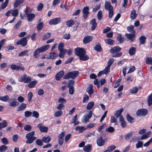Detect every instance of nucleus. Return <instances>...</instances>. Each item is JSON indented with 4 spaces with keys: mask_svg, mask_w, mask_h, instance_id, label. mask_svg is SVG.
<instances>
[{
    "mask_svg": "<svg viewBox=\"0 0 152 152\" xmlns=\"http://www.w3.org/2000/svg\"><path fill=\"white\" fill-rule=\"evenodd\" d=\"M75 55L79 56L80 59L82 61L88 60L89 57L86 54V52L83 48H78L75 49Z\"/></svg>",
    "mask_w": 152,
    "mask_h": 152,
    "instance_id": "nucleus-1",
    "label": "nucleus"
},
{
    "mask_svg": "<svg viewBox=\"0 0 152 152\" xmlns=\"http://www.w3.org/2000/svg\"><path fill=\"white\" fill-rule=\"evenodd\" d=\"M29 10L27 9L23 13H20L21 18L24 19V17H27L28 20V21H31L34 18L35 15L33 13L29 14Z\"/></svg>",
    "mask_w": 152,
    "mask_h": 152,
    "instance_id": "nucleus-2",
    "label": "nucleus"
},
{
    "mask_svg": "<svg viewBox=\"0 0 152 152\" xmlns=\"http://www.w3.org/2000/svg\"><path fill=\"white\" fill-rule=\"evenodd\" d=\"M79 72L77 71H74L69 72L65 74L63 77L64 79H69L70 78L72 79H75L78 75Z\"/></svg>",
    "mask_w": 152,
    "mask_h": 152,
    "instance_id": "nucleus-3",
    "label": "nucleus"
},
{
    "mask_svg": "<svg viewBox=\"0 0 152 152\" xmlns=\"http://www.w3.org/2000/svg\"><path fill=\"white\" fill-rule=\"evenodd\" d=\"M105 9L109 12V17L111 18L113 15V7L110 3L108 1H106L104 4Z\"/></svg>",
    "mask_w": 152,
    "mask_h": 152,
    "instance_id": "nucleus-4",
    "label": "nucleus"
},
{
    "mask_svg": "<svg viewBox=\"0 0 152 152\" xmlns=\"http://www.w3.org/2000/svg\"><path fill=\"white\" fill-rule=\"evenodd\" d=\"M92 117L91 111H89L88 114L86 113L83 116L82 121L84 123H86L88 121L89 119Z\"/></svg>",
    "mask_w": 152,
    "mask_h": 152,
    "instance_id": "nucleus-5",
    "label": "nucleus"
},
{
    "mask_svg": "<svg viewBox=\"0 0 152 152\" xmlns=\"http://www.w3.org/2000/svg\"><path fill=\"white\" fill-rule=\"evenodd\" d=\"M148 113V111L145 109H141L138 110L136 114L137 115L143 117L145 116Z\"/></svg>",
    "mask_w": 152,
    "mask_h": 152,
    "instance_id": "nucleus-6",
    "label": "nucleus"
},
{
    "mask_svg": "<svg viewBox=\"0 0 152 152\" xmlns=\"http://www.w3.org/2000/svg\"><path fill=\"white\" fill-rule=\"evenodd\" d=\"M89 8L88 7H84L83 8V17L84 19H86L88 17L89 13Z\"/></svg>",
    "mask_w": 152,
    "mask_h": 152,
    "instance_id": "nucleus-7",
    "label": "nucleus"
},
{
    "mask_svg": "<svg viewBox=\"0 0 152 152\" xmlns=\"http://www.w3.org/2000/svg\"><path fill=\"white\" fill-rule=\"evenodd\" d=\"M27 43V40L25 38H23L20 39L18 40L16 43L17 45H21L23 47L26 46Z\"/></svg>",
    "mask_w": 152,
    "mask_h": 152,
    "instance_id": "nucleus-8",
    "label": "nucleus"
},
{
    "mask_svg": "<svg viewBox=\"0 0 152 152\" xmlns=\"http://www.w3.org/2000/svg\"><path fill=\"white\" fill-rule=\"evenodd\" d=\"M9 102V105L10 106H15L19 104L18 102L16 101V99L15 98H11Z\"/></svg>",
    "mask_w": 152,
    "mask_h": 152,
    "instance_id": "nucleus-9",
    "label": "nucleus"
},
{
    "mask_svg": "<svg viewBox=\"0 0 152 152\" xmlns=\"http://www.w3.org/2000/svg\"><path fill=\"white\" fill-rule=\"evenodd\" d=\"M61 21V18H54L51 20L49 22V23L50 25H56L59 23Z\"/></svg>",
    "mask_w": 152,
    "mask_h": 152,
    "instance_id": "nucleus-10",
    "label": "nucleus"
},
{
    "mask_svg": "<svg viewBox=\"0 0 152 152\" xmlns=\"http://www.w3.org/2000/svg\"><path fill=\"white\" fill-rule=\"evenodd\" d=\"M64 74V72L63 70L61 71L58 72L55 76V79L56 80H59L62 77Z\"/></svg>",
    "mask_w": 152,
    "mask_h": 152,
    "instance_id": "nucleus-11",
    "label": "nucleus"
},
{
    "mask_svg": "<svg viewBox=\"0 0 152 152\" xmlns=\"http://www.w3.org/2000/svg\"><path fill=\"white\" fill-rule=\"evenodd\" d=\"M93 37L92 36H85L83 38V43L86 44L92 41Z\"/></svg>",
    "mask_w": 152,
    "mask_h": 152,
    "instance_id": "nucleus-12",
    "label": "nucleus"
},
{
    "mask_svg": "<svg viewBox=\"0 0 152 152\" xmlns=\"http://www.w3.org/2000/svg\"><path fill=\"white\" fill-rule=\"evenodd\" d=\"M96 142L97 145L100 146H103L104 144V141L102 137L98 138Z\"/></svg>",
    "mask_w": 152,
    "mask_h": 152,
    "instance_id": "nucleus-13",
    "label": "nucleus"
},
{
    "mask_svg": "<svg viewBox=\"0 0 152 152\" xmlns=\"http://www.w3.org/2000/svg\"><path fill=\"white\" fill-rule=\"evenodd\" d=\"M90 23L92 25L91 30L92 31H93L97 26V23L96 22L95 19V18L92 19L91 20Z\"/></svg>",
    "mask_w": 152,
    "mask_h": 152,
    "instance_id": "nucleus-14",
    "label": "nucleus"
},
{
    "mask_svg": "<svg viewBox=\"0 0 152 152\" xmlns=\"http://www.w3.org/2000/svg\"><path fill=\"white\" fill-rule=\"evenodd\" d=\"M42 124H40L37 126L40 131L42 132H47L48 128L47 127L42 126Z\"/></svg>",
    "mask_w": 152,
    "mask_h": 152,
    "instance_id": "nucleus-15",
    "label": "nucleus"
},
{
    "mask_svg": "<svg viewBox=\"0 0 152 152\" xmlns=\"http://www.w3.org/2000/svg\"><path fill=\"white\" fill-rule=\"evenodd\" d=\"M26 138L27 139L26 143L28 144L32 143L34 140L36 139L37 138L35 137H26Z\"/></svg>",
    "mask_w": 152,
    "mask_h": 152,
    "instance_id": "nucleus-16",
    "label": "nucleus"
},
{
    "mask_svg": "<svg viewBox=\"0 0 152 152\" xmlns=\"http://www.w3.org/2000/svg\"><path fill=\"white\" fill-rule=\"evenodd\" d=\"M121 50V48L119 46H116L112 48L110 50L111 53H114L119 52Z\"/></svg>",
    "mask_w": 152,
    "mask_h": 152,
    "instance_id": "nucleus-17",
    "label": "nucleus"
},
{
    "mask_svg": "<svg viewBox=\"0 0 152 152\" xmlns=\"http://www.w3.org/2000/svg\"><path fill=\"white\" fill-rule=\"evenodd\" d=\"M49 48L50 45H47L38 49L39 50L40 52L42 53L47 50Z\"/></svg>",
    "mask_w": 152,
    "mask_h": 152,
    "instance_id": "nucleus-18",
    "label": "nucleus"
},
{
    "mask_svg": "<svg viewBox=\"0 0 152 152\" xmlns=\"http://www.w3.org/2000/svg\"><path fill=\"white\" fill-rule=\"evenodd\" d=\"M59 52L58 54V56L61 58H63L64 57V55L67 52V50L64 49L61 50H59Z\"/></svg>",
    "mask_w": 152,
    "mask_h": 152,
    "instance_id": "nucleus-19",
    "label": "nucleus"
},
{
    "mask_svg": "<svg viewBox=\"0 0 152 152\" xmlns=\"http://www.w3.org/2000/svg\"><path fill=\"white\" fill-rule=\"evenodd\" d=\"M93 86L90 84L89 87L87 88V91L89 95H91L94 93V91L93 89Z\"/></svg>",
    "mask_w": 152,
    "mask_h": 152,
    "instance_id": "nucleus-20",
    "label": "nucleus"
},
{
    "mask_svg": "<svg viewBox=\"0 0 152 152\" xmlns=\"http://www.w3.org/2000/svg\"><path fill=\"white\" fill-rule=\"evenodd\" d=\"M119 121L121 123V125L123 127H125L126 125V122L124 120V118L122 115H120L119 117Z\"/></svg>",
    "mask_w": 152,
    "mask_h": 152,
    "instance_id": "nucleus-21",
    "label": "nucleus"
},
{
    "mask_svg": "<svg viewBox=\"0 0 152 152\" xmlns=\"http://www.w3.org/2000/svg\"><path fill=\"white\" fill-rule=\"evenodd\" d=\"M26 104L23 103H21L17 108V110L18 111L23 110L26 107Z\"/></svg>",
    "mask_w": 152,
    "mask_h": 152,
    "instance_id": "nucleus-22",
    "label": "nucleus"
},
{
    "mask_svg": "<svg viewBox=\"0 0 152 152\" xmlns=\"http://www.w3.org/2000/svg\"><path fill=\"white\" fill-rule=\"evenodd\" d=\"M125 36L127 38L131 40L132 42L134 41V38L135 36V34H126Z\"/></svg>",
    "mask_w": 152,
    "mask_h": 152,
    "instance_id": "nucleus-23",
    "label": "nucleus"
},
{
    "mask_svg": "<svg viewBox=\"0 0 152 152\" xmlns=\"http://www.w3.org/2000/svg\"><path fill=\"white\" fill-rule=\"evenodd\" d=\"M137 15V14L136 13V11L134 10L131 11L130 15V18L132 20L135 19Z\"/></svg>",
    "mask_w": 152,
    "mask_h": 152,
    "instance_id": "nucleus-24",
    "label": "nucleus"
},
{
    "mask_svg": "<svg viewBox=\"0 0 152 152\" xmlns=\"http://www.w3.org/2000/svg\"><path fill=\"white\" fill-rule=\"evenodd\" d=\"M58 56V54L55 52L50 53V56L48 58L49 59H54L57 57Z\"/></svg>",
    "mask_w": 152,
    "mask_h": 152,
    "instance_id": "nucleus-25",
    "label": "nucleus"
},
{
    "mask_svg": "<svg viewBox=\"0 0 152 152\" xmlns=\"http://www.w3.org/2000/svg\"><path fill=\"white\" fill-rule=\"evenodd\" d=\"M37 83V81H32L28 84V87L30 88H33L35 87Z\"/></svg>",
    "mask_w": 152,
    "mask_h": 152,
    "instance_id": "nucleus-26",
    "label": "nucleus"
},
{
    "mask_svg": "<svg viewBox=\"0 0 152 152\" xmlns=\"http://www.w3.org/2000/svg\"><path fill=\"white\" fill-rule=\"evenodd\" d=\"M136 49L135 48L132 47L130 48L129 51V53L130 56H133L135 53Z\"/></svg>",
    "mask_w": 152,
    "mask_h": 152,
    "instance_id": "nucleus-27",
    "label": "nucleus"
},
{
    "mask_svg": "<svg viewBox=\"0 0 152 152\" xmlns=\"http://www.w3.org/2000/svg\"><path fill=\"white\" fill-rule=\"evenodd\" d=\"M134 26H133L131 25L127 28L128 31L132 34H135V31L134 30Z\"/></svg>",
    "mask_w": 152,
    "mask_h": 152,
    "instance_id": "nucleus-28",
    "label": "nucleus"
},
{
    "mask_svg": "<svg viewBox=\"0 0 152 152\" xmlns=\"http://www.w3.org/2000/svg\"><path fill=\"white\" fill-rule=\"evenodd\" d=\"M134 133V132H131L127 133L125 136V138L126 140H129L130 138L132 137L133 134Z\"/></svg>",
    "mask_w": 152,
    "mask_h": 152,
    "instance_id": "nucleus-29",
    "label": "nucleus"
},
{
    "mask_svg": "<svg viewBox=\"0 0 152 152\" xmlns=\"http://www.w3.org/2000/svg\"><path fill=\"white\" fill-rule=\"evenodd\" d=\"M24 0H16L14 3V5L15 7H17L22 4Z\"/></svg>",
    "mask_w": 152,
    "mask_h": 152,
    "instance_id": "nucleus-30",
    "label": "nucleus"
},
{
    "mask_svg": "<svg viewBox=\"0 0 152 152\" xmlns=\"http://www.w3.org/2000/svg\"><path fill=\"white\" fill-rule=\"evenodd\" d=\"M116 147L114 145L110 146L108 147L107 148V149L104 152H111Z\"/></svg>",
    "mask_w": 152,
    "mask_h": 152,
    "instance_id": "nucleus-31",
    "label": "nucleus"
},
{
    "mask_svg": "<svg viewBox=\"0 0 152 152\" xmlns=\"http://www.w3.org/2000/svg\"><path fill=\"white\" fill-rule=\"evenodd\" d=\"M87 128L84 126H77L75 128V130L76 131H78L79 132H82L83 131L86 129Z\"/></svg>",
    "mask_w": 152,
    "mask_h": 152,
    "instance_id": "nucleus-32",
    "label": "nucleus"
},
{
    "mask_svg": "<svg viewBox=\"0 0 152 152\" xmlns=\"http://www.w3.org/2000/svg\"><path fill=\"white\" fill-rule=\"evenodd\" d=\"M51 140V138L50 137L48 136L47 137H43L42 139V141L43 142L45 143H48Z\"/></svg>",
    "mask_w": 152,
    "mask_h": 152,
    "instance_id": "nucleus-33",
    "label": "nucleus"
},
{
    "mask_svg": "<svg viewBox=\"0 0 152 152\" xmlns=\"http://www.w3.org/2000/svg\"><path fill=\"white\" fill-rule=\"evenodd\" d=\"M91 148V145L90 144H88L84 146L83 150L86 152H89Z\"/></svg>",
    "mask_w": 152,
    "mask_h": 152,
    "instance_id": "nucleus-34",
    "label": "nucleus"
},
{
    "mask_svg": "<svg viewBox=\"0 0 152 152\" xmlns=\"http://www.w3.org/2000/svg\"><path fill=\"white\" fill-rule=\"evenodd\" d=\"M40 53L41 52H40V51L38 49H37L34 53V57L36 58H38L39 56V53Z\"/></svg>",
    "mask_w": 152,
    "mask_h": 152,
    "instance_id": "nucleus-35",
    "label": "nucleus"
},
{
    "mask_svg": "<svg viewBox=\"0 0 152 152\" xmlns=\"http://www.w3.org/2000/svg\"><path fill=\"white\" fill-rule=\"evenodd\" d=\"M94 105V102H89L87 105L86 109L88 110H90L93 107Z\"/></svg>",
    "mask_w": 152,
    "mask_h": 152,
    "instance_id": "nucleus-36",
    "label": "nucleus"
},
{
    "mask_svg": "<svg viewBox=\"0 0 152 152\" xmlns=\"http://www.w3.org/2000/svg\"><path fill=\"white\" fill-rule=\"evenodd\" d=\"M110 122L111 123H114L115 125H117V121L116 118L114 116H111Z\"/></svg>",
    "mask_w": 152,
    "mask_h": 152,
    "instance_id": "nucleus-37",
    "label": "nucleus"
},
{
    "mask_svg": "<svg viewBox=\"0 0 152 152\" xmlns=\"http://www.w3.org/2000/svg\"><path fill=\"white\" fill-rule=\"evenodd\" d=\"M123 108H121V110H118L116 111V113L114 114V115L116 117H118L119 116L120 117L121 113L123 111Z\"/></svg>",
    "mask_w": 152,
    "mask_h": 152,
    "instance_id": "nucleus-38",
    "label": "nucleus"
},
{
    "mask_svg": "<svg viewBox=\"0 0 152 152\" xmlns=\"http://www.w3.org/2000/svg\"><path fill=\"white\" fill-rule=\"evenodd\" d=\"M11 68L13 70L19 71L20 70V66H16L14 64H11L10 66Z\"/></svg>",
    "mask_w": 152,
    "mask_h": 152,
    "instance_id": "nucleus-39",
    "label": "nucleus"
},
{
    "mask_svg": "<svg viewBox=\"0 0 152 152\" xmlns=\"http://www.w3.org/2000/svg\"><path fill=\"white\" fill-rule=\"evenodd\" d=\"M51 36V34L50 33H47L43 36L42 40H46L50 38Z\"/></svg>",
    "mask_w": 152,
    "mask_h": 152,
    "instance_id": "nucleus-40",
    "label": "nucleus"
},
{
    "mask_svg": "<svg viewBox=\"0 0 152 152\" xmlns=\"http://www.w3.org/2000/svg\"><path fill=\"white\" fill-rule=\"evenodd\" d=\"M104 41L106 43L110 45H113L114 42V41L113 40L108 39H105Z\"/></svg>",
    "mask_w": 152,
    "mask_h": 152,
    "instance_id": "nucleus-41",
    "label": "nucleus"
},
{
    "mask_svg": "<svg viewBox=\"0 0 152 152\" xmlns=\"http://www.w3.org/2000/svg\"><path fill=\"white\" fill-rule=\"evenodd\" d=\"M32 112L29 111H26L24 112V116L26 118H28L31 116Z\"/></svg>",
    "mask_w": 152,
    "mask_h": 152,
    "instance_id": "nucleus-42",
    "label": "nucleus"
},
{
    "mask_svg": "<svg viewBox=\"0 0 152 152\" xmlns=\"http://www.w3.org/2000/svg\"><path fill=\"white\" fill-rule=\"evenodd\" d=\"M146 37L144 36H142L140 38V42L142 44H145V42Z\"/></svg>",
    "mask_w": 152,
    "mask_h": 152,
    "instance_id": "nucleus-43",
    "label": "nucleus"
},
{
    "mask_svg": "<svg viewBox=\"0 0 152 152\" xmlns=\"http://www.w3.org/2000/svg\"><path fill=\"white\" fill-rule=\"evenodd\" d=\"M7 126V123L6 121L4 120L2 123H0V130L2 128L6 127Z\"/></svg>",
    "mask_w": 152,
    "mask_h": 152,
    "instance_id": "nucleus-44",
    "label": "nucleus"
},
{
    "mask_svg": "<svg viewBox=\"0 0 152 152\" xmlns=\"http://www.w3.org/2000/svg\"><path fill=\"white\" fill-rule=\"evenodd\" d=\"M115 130L114 128L111 126H110L105 129V131L108 132L113 133Z\"/></svg>",
    "mask_w": 152,
    "mask_h": 152,
    "instance_id": "nucleus-45",
    "label": "nucleus"
},
{
    "mask_svg": "<svg viewBox=\"0 0 152 152\" xmlns=\"http://www.w3.org/2000/svg\"><path fill=\"white\" fill-rule=\"evenodd\" d=\"M28 50H25L20 52L18 56L20 57L26 55L28 53Z\"/></svg>",
    "mask_w": 152,
    "mask_h": 152,
    "instance_id": "nucleus-46",
    "label": "nucleus"
},
{
    "mask_svg": "<svg viewBox=\"0 0 152 152\" xmlns=\"http://www.w3.org/2000/svg\"><path fill=\"white\" fill-rule=\"evenodd\" d=\"M66 24L68 27H70L74 25V22L73 20H70L66 21Z\"/></svg>",
    "mask_w": 152,
    "mask_h": 152,
    "instance_id": "nucleus-47",
    "label": "nucleus"
},
{
    "mask_svg": "<svg viewBox=\"0 0 152 152\" xmlns=\"http://www.w3.org/2000/svg\"><path fill=\"white\" fill-rule=\"evenodd\" d=\"M63 114V112L61 111L58 110L56 111L54 114V116L56 117L60 116Z\"/></svg>",
    "mask_w": 152,
    "mask_h": 152,
    "instance_id": "nucleus-48",
    "label": "nucleus"
},
{
    "mask_svg": "<svg viewBox=\"0 0 152 152\" xmlns=\"http://www.w3.org/2000/svg\"><path fill=\"white\" fill-rule=\"evenodd\" d=\"M9 97L7 96H0V100L3 101L7 102V100H9Z\"/></svg>",
    "mask_w": 152,
    "mask_h": 152,
    "instance_id": "nucleus-49",
    "label": "nucleus"
},
{
    "mask_svg": "<svg viewBox=\"0 0 152 152\" xmlns=\"http://www.w3.org/2000/svg\"><path fill=\"white\" fill-rule=\"evenodd\" d=\"M43 24L42 22H41L39 23L37 25V29L38 31L41 30L43 27Z\"/></svg>",
    "mask_w": 152,
    "mask_h": 152,
    "instance_id": "nucleus-50",
    "label": "nucleus"
},
{
    "mask_svg": "<svg viewBox=\"0 0 152 152\" xmlns=\"http://www.w3.org/2000/svg\"><path fill=\"white\" fill-rule=\"evenodd\" d=\"M126 118L128 121L131 123L134 121L133 118L128 114L126 115Z\"/></svg>",
    "mask_w": 152,
    "mask_h": 152,
    "instance_id": "nucleus-51",
    "label": "nucleus"
},
{
    "mask_svg": "<svg viewBox=\"0 0 152 152\" xmlns=\"http://www.w3.org/2000/svg\"><path fill=\"white\" fill-rule=\"evenodd\" d=\"M27 75L26 74H24L23 75L21 76L20 79L19 81L20 82H25L26 79V78Z\"/></svg>",
    "mask_w": 152,
    "mask_h": 152,
    "instance_id": "nucleus-52",
    "label": "nucleus"
},
{
    "mask_svg": "<svg viewBox=\"0 0 152 152\" xmlns=\"http://www.w3.org/2000/svg\"><path fill=\"white\" fill-rule=\"evenodd\" d=\"M65 108L64 105L62 104H59L57 107V109L59 110L60 111L64 109Z\"/></svg>",
    "mask_w": 152,
    "mask_h": 152,
    "instance_id": "nucleus-53",
    "label": "nucleus"
},
{
    "mask_svg": "<svg viewBox=\"0 0 152 152\" xmlns=\"http://www.w3.org/2000/svg\"><path fill=\"white\" fill-rule=\"evenodd\" d=\"M148 105L150 106L152 104V94L150 95L148 98Z\"/></svg>",
    "mask_w": 152,
    "mask_h": 152,
    "instance_id": "nucleus-54",
    "label": "nucleus"
},
{
    "mask_svg": "<svg viewBox=\"0 0 152 152\" xmlns=\"http://www.w3.org/2000/svg\"><path fill=\"white\" fill-rule=\"evenodd\" d=\"M138 90V88L137 87L133 88L130 91V92L132 94L136 93Z\"/></svg>",
    "mask_w": 152,
    "mask_h": 152,
    "instance_id": "nucleus-55",
    "label": "nucleus"
},
{
    "mask_svg": "<svg viewBox=\"0 0 152 152\" xmlns=\"http://www.w3.org/2000/svg\"><path fill=\"white\" fill-rule=\"evenodd\" d=\"M146 63L148 64H152V58L147 57L146 59Z\"/></svg>",
    "mask_w": 152,
    "mask_h": 152,
    "instance_id": "nucleus-56",
    "label": "nucleus"
},
{
    "mask_svg": "<svg viewBox=\"0 0 152 152\" xmlns=\"http://www.w3.org/2000/svg\"><path fill=\"white\" fill-rule=\"evenodd\" d=\"M94 49L98 52H100L101 50V48L100 44H98L94 48Z\"/></svg>",
    "mask_w": 152,
    "mask_h": 152,
    "instance_id": "nucleus-57",
    "label": "nucleus"
},
{
    "mask_svg": "<svg viewBox=\"0 0 152 152\" xmlns=\"http://www.w3.org/2000/svg\"><path fill=\"white\" fill-rule=\"evenodd\" d=\"M32 117H34L36 118H37L39 117V114L37 111H34L32 112Z\"/></svg>",
    "mask_w": 152,
    "mask_h": 152,
    "instance_id": "nucleus-58",
    "label": "nucleus"
},
{
    "mask_svg": "<svg viewBox=\"0 0 152 152\" xmlns=\"http://www.w3.org/2000/svg\"><path fill=\"white\" fill-rule=\"evenodd\" d=\"M9 2V0H6L5 1L1 4V7L3 9H4L7 6Z\"/></svg>",
    "mask_w": 152,
    "mask_h": 152,
    "instance_id": "nucleus-59",
    "label": "nucleus"
},
{
    "mask_svg": "<svg viewBox=\"0 0 152 152\" xmlns=\"http://www.w3.org/2000/svg\"><path fill=\"white\" fill-rule=\"evenodd\" d=\"M97 17L99 20L101 19L102 17V10H99L97 13Z\"/></svg>",
    "mask_w": 152,
    "mask_h": 152,
    "instance_id": "nucleus-60",
    "label": "nucleus"
},
{
    "mask_svg": "<svg viewBox=\"0 0 152 152\" xmlns=\"http://www.w3.org/2000/svg\"><path fill=\"white\" fill-rule=\"evenodd\" d=\"M12 10V14L14 16L16 17L18 15V11L17 9Z\"/></svg>",
    "mask_w": 152,
    "mask_h": 152,
    "instance_id": "nucleus-61",
    "label": "nucleus"
},
{
    "mask_svg": "<svg viewBox=\"0 0 152 152\" xmlns=\"http://www.w3.org/2000/svg\"><path fill=\"white\" fill-rule=\"evenodd\" d=\"M64 47V44L63 42H61L58 45V50H61L63 49Z\"/></svg>",
    "mask_w": 152,
    "mask_h": 152,
    "instance_id": "nucleus-62",
    "label": "nucleus"
},
{
    "mask_svg": "<svg viewBox=\"0 0 152 152\" xmlns=\"http://www.w3.org/2000/svg\"><path fill=\"white\" fill-rule=\"evenodd\" d=\"M58 102L59 103L63 104L66 103V100L64 98H60L58 99Z\"/></svg>",
    "mask_w": 152,
    "mask_h": 152,
    "instance_id": "nucleus-63",
    "label": "nucleus"
},
{
    "mask_svg": "<svg viewBox=\"0 0 152 152\" xmlns=\"http://www.w3.org/2000/svg\"><path fill=\"white\" fill-rule=\"evenodd\" d=\"M110 69V67L107 66L105 67L103 71L104 74H107L108 73V72L109 71Z\"/></svg>",
    "mask_w": 152,
    "mask_h": 152,
    "instance_id": "nucleus-64",
    "label": "nucleus"
}]
</instances>
